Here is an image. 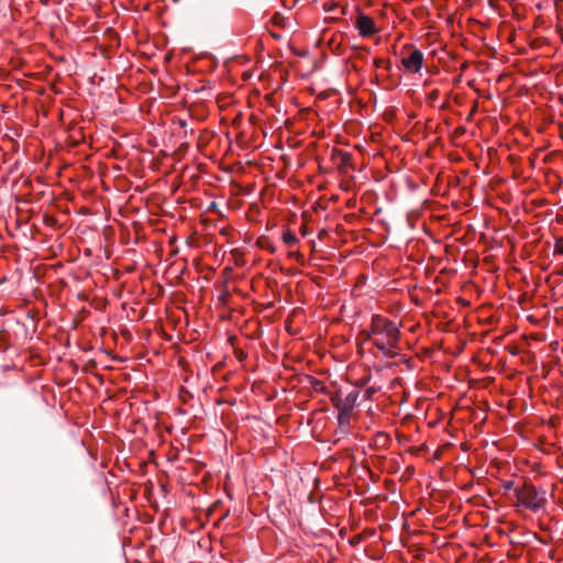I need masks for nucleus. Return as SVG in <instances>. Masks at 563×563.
I'll list each match as a JSON object with an SVG mask.
<instances>
[{"mask_svg": "<svg viewBox=\"0 0 563 563\" xmlns=\"http://www.w3.org/2000/svg\"><path fill=\"white\" fill-rule=\"evenodd\" d=\"M366 339L387 358H395L400 354L399 325L393 320L380 314H374L369 330L365 332Z\"/></svg>", "mask_w": 563, "mask_h": 563, "instance_id": "nucleus-1", "label": "nucleus"}, {"mask_svg": "<svg viewBox=\"0 0 563 563\" xmlns=\"http://www.w3.org/2000/svg\"><path fill=\"white\" fill-rule=\"evenodd\" d=\"M514 493L518 500L517 508L523 507L532 512H538L547 504V492L537 489L533 485L525 484L522 487H516Z\"/></svg>", "mask_w": 563, "mask_h": 563, "instance_id": "nucleus-2", "label": "nucleus"}, {"mask_svg": "<svg viewBox=\"0 0 563 563\" xmlns=\"http://www.w3.org/2000/svg\"><path fill=\"white\" fill-rule=\"evenodd\" d=\"M423 53L418 48H413L407 56H402L401 65L406 71L418 74L423 67Z\"/></svg>", "mask_w": 563, "mask_h": 563, "instance_id": "nucleus-3", "label": "nucleus"}, {"mask_svg": "<svg viewBox=\"0 0 563 563\" xmlns=\"http://www.w3.org/2000/svg\"><path fill=\"white\" fill-rule=\"evenodd\" d=\"M355 26L358 31L360 36L362 37H371L378 31L374 20L363 12L358 13L355 21Z\"/></svg>", "mask_w": 563, "mask_h": 563, "instance_id": "nucleus-4", "label": "nucleus"}, {"mask_svg": "<svg viewBox=\"0 0 563 563\" xmlns=\"http://www.w3.org/2000/svg\"><path fill=\"white\" fill-rule=\"evenodd\" d=\"M351 406H344L340 409L338 421L341 427H349L350 424Z\"/></svg>", "mask_w": 563, "mask_h": 563, "instance_id": "nucleus-5", "label": "nucleus"}, {"mask_svg": "<svg viewBox=\"0 0 563 563\" xmlns=\"http://www.w3.org/2000/svg\"><path fill=\"white\" fill-rule=\"evenodd\" d=\"M263 211L256 203H249V222L251 221H261L260 218L262 216Z\"/></svg>", "mask_w": 563, "mask_h": 563, "instance_id": "nucleus-6", "label": "nucleus"}, {"mask_svg": "<svg viewBox=\"0 0 563 563\" xmlns=\"http://www.w3.org/2000/svg\"><path fill=\"white\" fill-rule=\"evenodd\" d=\"M283 241L285 242V244H287L288 246H292L295 245L297 242H298V239L296 236L295 233H292L291 231H286L284 234H283Z\"/></svg>", "mask_w": 563, "mask_h": 563, "instance_id": "nucleus-7", "label": "nucleus"}, {"mask_svg": "<svg viewBox=\"0 0 563 563\" xmlns=\"http://www.w3.org/2000/svg\"><path fill=\"white\" fill-rule=\"evenodd\" d=\"M554 253L563 255V241L558 240L554 244Z\"/></svg>", "mask_w": 563, "mask_h": 563, "instance_id": "nucleus-8", "label": "nucleus"}, {"mask_svg": "<svg viewBox=\"0 0 563 563\" xmlns=\"http://www.w3.org/2000/svg\"><path fill=\"white\" fill-rule=\"evenodd\" d=\"M335 7H336V4H335V3H325V4L323 5V9H324V11H328V12H329V11H332Z\"/></svg>", "mask_w": 563, "mask_h": 563, "instance_id": "nucleus-9", "label": "nucleus"}, {"mask_svg": "<svg viewBox=\"0 0 563 563\" xmlns=\"http://www.w3.org/2000/svg\"><path fill=\"white\" fill-rule=\"evenodd\" d=\"M504 488L505 489H512L514 488V482L512 481H507L504 483Z\"/></svg>", "mask_w": 563, "mask_h": 563, "instance_id": "nucleus-10", "label": "nucleus"}, {"mask_svg": "<svg viewBox=\"0 0 563 563\" xmlns=\"http://www.w3.org/2000/svg\"><path fill=\"white\" fill-rule=\"evenodd\" d=\"M377 437L378 438H385V435L383 433H379Z\"/></svg>", "mask_w": 563, "mask_h": 563, "instance_id": "nucleus-11", "label": "nucleus"}, {"mask_svg": "<svg viewBox=\"0 0 563 563\" xmlns=\"http://www.w3.org/2000/svg\"><path fill=\"white\" fill-rule=\"evenodd\" d=\"M242 77H243L244 79L246 78V71H244V73L242 74Z\"/></svg>", "mask_w": 563, "mask_h": 563, "instance_id": "nucleus-12", "label": "nucleus"}]
</instances>
